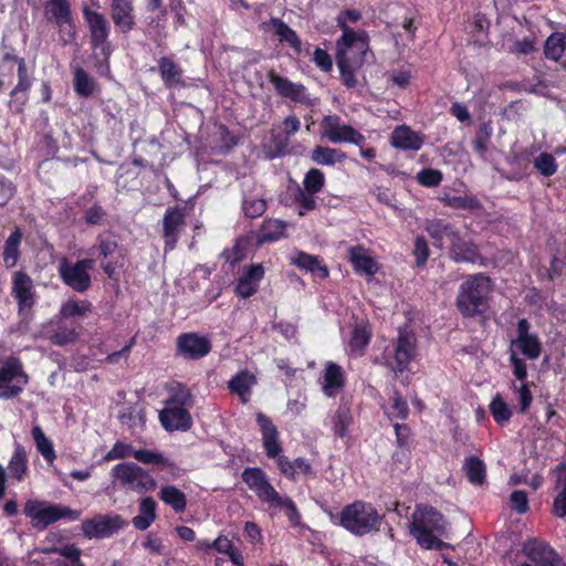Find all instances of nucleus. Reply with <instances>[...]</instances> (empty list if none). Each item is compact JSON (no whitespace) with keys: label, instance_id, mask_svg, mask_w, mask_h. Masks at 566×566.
<instances>
[{"label":"nucleus","instance_id":"1","mask_svg":"<svg viewBox=\"0 0 566 566\" xmlns=\"http://www.w3.org/2000/svg\"><path fill=\"white\" fill-rule=\"evenodd\" d=\"M450 524L436 507L424 504L416 506L409 532L417 543L426 549H438L451 547L450 544L440 539L449 534Z\"/></svg>","mask_w":566,"mask_h":566},{"label":"nucleus","instance_id":"22","mask_svg":"<svg viewBox=\"0 0 566 566\" xmlns=\"http://www.w3.org/2000/svg\"><path fill=\"white\" fill-rule=\"evenodd\" d=\"M256 422L262 433L263 447L269 458H276L282 451L279 443V431L272 420L263 412L256 413Z\"/></svg>","mask_w":566,"mask_h":566},{"label":"nucleus","instance_id":"10","mask_svg":"<svg viewBox=\"0 0 566 566\" xmlns=\"http://www.w3.org/2000/svg\"><path fill=\"white\" fill-rule=\"evenodd\" d=\"M322 136L333 144L350 143L360 146L365 142L361 135L353 126L342 123L337 115H326L322 119Z\"/></svg>","mask_w":566,"mask_h":566},{"label":"nucleus","instance_id":"20","mask_svg":"<svg viewBox=\"0 0 566 566\" xmlns=\"http://www.w3.org/2000/svg\"><path fill=\"white\" fill-rule=\"evenodd\" d=\"M524 553L539 566H565L560 557L546 543L530 539L524 544Z\"/></svg>","mask_w":566,"mask_h":566},{"label":"nucleus","instance_id":"56","mask_svg":"<svg viewBox=\"0 0 566 566\" xmlns=\"http://www.w3.org/2000/svg\"><path fill=\"white\" fill-rule=\"evenodd\" d=\"M336 60L344 85H346L348 88L355 87L357 81L354 74V69L360 65L354 64L353 62H348V60H346L345 57H339Z\"/></svg>","mask_w":566,"mask_h":566},{"label":"nucleus","instance_id":"31","mask_svg":"<svg viewBox=\"0 0 566 566\" xmlns=\"http://www.w3.org/2000/svg\"><path fill=\"white\" fill-rule=\"evenodd\" d=\"M156 507L157 504L153 497L142 499L139 502V513L132 521L134 527L139 531L147 530L156 520Z\"/></svg>","mask_w":566,"mask_h":566},{"label":"nucleus","instance_id":"13","mask_svg":"<svg viewBox=\"0 0 566 566\" xmlns=\"http://www.w3.org/2000/svg\"><path fill=\"white\" fill-rule=\"evenodd\" d=\"M242 480L259 500L269 506L277 500L279 492L271 485L266 474L260 468H247L242 472Z\"/></svg>","mask_w":566,"mask_h":566},{"label":"nucleus","instance_id":"30","mask_svg":"<svg viewBox=\"0 0 566 566\" xmlns=\"http://www.w3.org/2000/svg\"><path fill=\"white\" fill-rule=\"evenodd\" d=\"M269 24L281 42H286L296 53H301L302 42L293 29L280 18H271Z\"/></svg>","mask_w":566,"mask_h":566},{"label":"nucleus","instance_id":"39","mask_svg":"<svg viewBox=\"0 0 566 566\" xmlns=\"http://www.w3.org/2000/svg\"><path fill=\"white\" fill-rule=\"evenodd\" d=\"M292 262L301 269L316 273L319 277L324 279L328 276L327 268L323 265L319 259L315 255L298 252L296 256L293 258Z\"/></svg>","mask_w":566,"mask_h":566},{"label":"nucleus","instance_id":"24","mask_svg":"<svg viewBox=\"0 0 566 566\" xmlns=\"http://www.w3.org/2000/svg\"><path fill=\"white\" fill-rule=\"evenodd\" d=\"M111 13L114 24L124 33L135 27V14L132 0H112Z\"/></svg>","mask_w":566,"mask_h":566},{"label":"nucleus","instance_id":"3","mask_svg":"<svg viewBox=\"0 0 566 566\" xmlns=\"http://www.w3.org/2000/svg\"><path fill=\"white\" fill-rule=\"evenodd\" d=\"M380 522L381 516L377 510L363 501L346 505L339 515V524L357 536L378 531Z\"/></svg>","mask_w":566,"mask_h":566},{"label":"nucleus","instance_id":"21","mask_svg":"<svg viewBox=\"0 0 566 566\" xmlns=\"http://www.w3.org/2000/svg\"><path fill=\"white\" fill-rule=\"evenodd\" d=\"M159 420L167 431H188L192 426V418L187 408L166 406L159 412Z\"/></svg>","mask_w":566,"mask_h":566},{"label":"nucleus","instance_id":"29","mask_svg":"<svg viewBox=\"0 0 566 566\" xmlns=\"http://www.w3.org/2000/svg\"><path fill=\"white\" fill-rule=\"evenodd\" d=\"M426 230L439 247L442 245L443 239H447L450 243L460 233L453 224L441 219L427 221Z\"/></svg>","mask_w":566,"mask_h":566},{"label":"nucleus","instance_id":"52","mask_svg":"<svg viewBox=\"0 0 566 566\" xmlns=\"http://www.w3.org/2000/svg\"><path fill=\"white\" fill-rule=\"evenodd\" d=\"M190 403L191 394L186 387L181 385H178L176 388H174L171 395L166 399L167 407L186 408L187 406H190Z\"/></svg>","mask_w":566,"mask_h":566},{"label":"nucleus","instance_id":"61","mask_svg":"<svg viewBox=\"0 0 566 566\" xmlns=\"http://www.w3.org/2000/svg\"><path fill=\"white\" fill-rule=\"evenodd\" d=\"M266 210V202L263 199H245L243 201V211L248 218L262 216Z\"/></svg>","mask_w":566,"mask_h":566},{"label":"nucleus","instance_id":"15","mask_svg":"<svg viewBox=\"0 0 566 566\" xmlns=\"http://www.w3.org/2000/svg\"><path fill=\"white\" fill-rule=\"evenodd\" d=\"M83 13L88 24L93 48L99 49L104 56H108L111 53L109 44L107 42L109 24L106 18L102 13L92 11L87 8L84 9Z\"/></svg>","mask_w":566,"mask_h":566},{"label":"nucleus","instance_id":"62","mask_svg":"<svg viewBox=\"0 0 566 566\" xmlns=\"http://www.w3.org/2000/svg\"><path fill=\"white\" fill-rule=\"evenodd\" d=\"M413 255L417 266H423L429 258V247L423 237H417L415 240Z\"/></svg>","mask_w":566,"mask_h":566},{"label":"nucleus","instance_id":"14","mask_svg":"<svg viewBox=\"0 0 566 566\" xmlns=\"http://www.w3.org/2000/svg\"><path fill=\"white\" fill-rule=\"evenodd\" d=\"M186 226L185 209L180 207L168 208L163 217V238L165 251L176 248L179 235Z\"/></svg>","mask_w":566,"mask_h":566},{"label":"nucleus","instance_id":"11","mask_svg":"<svg viewBox=\"0 0 566 566\" xmlns=\"http://www.w3.org/2000/svg\"><path fill=\"white\" fill-rule=\"evenodd\" d=\"M510 353L522 354L531 360L541 356L542 343L537 334L531 332V324L526 318H521L516 325V337L510 343Z\"/></svg>","mask_w":566,"mask_h":566},{"label":"nucleus","instance_id":"25","mask_svg":"<svg viewBox=\"0 0 566 566\" xmlns=\"http://www.w3.org/2000/svg\"><path fill=\"white\" fill-rule=\"evenodd\" d=\"M348 259L356 273L373 276L378 271V264L363 245H355L348 249Z\"/></svg>","mask_w":566,"mask_h":566},{"label":"nucleus","instance_id":"37","mask_svg":"<svg viewBox=\"0 0 566 566\" xmlns=\"http://www.w3.org/2000/svg\"><path fill=\"white\" fill-rule=\"evenodd\" d=\"M311 158L318 165L333 166L336 163H342L346 156L339 149L325 146H316L312 150Z\"/></svg>","mask_w":566,"mask_h":566},{"label":"nucleus","instance_id":"8","mask_svg":"<svg viewBox=\"0 0 566 566\" xmlns=\"http://www.w3.org/2000/svg\"><path fill=\"white\" fill-rule=\"evenodd\" d=\"M94 266V260L83 259L75 263L70 262L66 258H62L59 262V275L62 282L78 293L86 292L91 285L90 271Z\"/></svg>","mask_w":566,"mask_h":566},{"label":"nucleus","instance_id":"43","mask_svg":"<svg viewBox=\"0 0 566 566\" xmlns=\"http://www.w3.org/2000/svg\"><path fill=\"white\" fill-rule=\"evenodd\" d=\"M489 409L493 419L500 426H503L506 422H509L513 415L512 408L504 401L503 397L500 394H496L493 397L489 406Z\"/></svg>","mask_w":566,"mask_h":566},{"label":"nucleus","instance_id":"50","mask_svg":"<svg viewBox=\"0 0 566 566\" xmlns=\"http://www.w3.org/2000/svg\"><path fill=\"white\" fill-rule=\"evenodd\" d=\"M443 201L446 206L453 209L476 210L481 207L480 201L470 196H447Z\"/></svg>","mask_w":566,"mask_h":566},{"label":"nucleus","instance_id":"23","mask_svg":"<svg viewBox=\"0 0 566 566\" xmlns=\"http://www.w3.org/2000/svg\"><path fill=\"white\" fill-rule=\"evenodd\" d=\"M12 63H15L18 65V84L11 91L10 95L17 96L19 93L28 92L31 87L32 82L28 75L25 60L22 57H18L13 54L6 53L0 62V70L6 69L9 72H11L13 69ZM2 86L3 82L0 80V90L2 88Z\"/></svg>","mask_w":566,"mask_h":566},{"label":"nucleus","instance_id":"12","mask_svg":"<svg viewBox=\"0 0 566 566\" xmlns=\"http://www.w3.org/2000/svg\"><path fill=\"white\" fill-rule=\"evenodd\" d=\"M11 294L17 301L19 313L30 311L36 302V292L33 280L24 271H17L12 275Z\"/></svg>","mask_w":566,"mask_h":566},{"label":"nucleus","instance_id":"2","mask_svg":"<svg viewBox=\"0 0 566 566\" xmlns=\"http://www.w3.org/2000/svg\"><path fill=\"white\" fill-rule=\"evenodd\" d=\"M491 281L483 273L468 276L460 285L457 306L464 316H474L484 311L491 292Z\"/></svg>","mask_w":566,"mask_h":566},{"label":"nucleus","instance_id":"41","mask_svg":"<svg viewBox=\"0 0 566 566\" xmlns=\"http://www.w3.org/2000/svg\"><path fill=\"white\" fill-rule=\"evenodd\" d=\"M22 240V232L19 228L9 235L3 248V261L8 268L15 266L20 256L19 247Z\"/></svg>","mask_w":566,"mask_h":566},{"label":"nucleus","instance_id":"16","mask_svg":"<svg viewBox=\"0 0 566 566\" xmlns=\"http://www.w3.org/2000/svg\"><path fill=\"white\" fill-rule=\"evenodd\" d=\"M177 354L187 359H199L211 350V343L206 336L196 333H184L176 339Z\"/></svg>","mask_w":566,"mask_h":566},{"label":"nucleus","instance_id":"44","mask_svg":"<svg viewBox=\"0 0 566 566\" xmlns=\"http://www.w3.org/2000/svg\"><path fill=\"white\" fill-rule=\"evenodd\" d=\"M32 437L35 442L38 451L42 454L46 462L53 463L56 458L53 443L46 438L43 430L35 426L32 429Z\"/></svg>","mask_w":566,"mask_h":566},{"label":"nucleus","instance_id":"54","mask_svg":"<svg viewBox=\"0 0 566 566\" xmlns=\"http://www.w3.org/2000/svg\"><path fill=\"white\" fill-rule=\"evenodd\" d=\"M118 419L128 428H136L138 426H144L145 423V415L142 410H138L135 407L123 409L118 415Z\"/></svg>","mask_w":566,"mask_h":566},{"label":"nucleus","instance_id":"5","mask_svg":"<svg viewBox=\"0 0 566 566\" xmlns=\"http://www.w3.org/2000/svg\"><path fill=\"white\" fill-rule=\"evenodd\" d=\"M337 27L343 34L336 42V59L345 57L348 62L361 65L369 50V36L364 30L349 28L343 19H337Z\"/></svg>","mask_w":566,"mask_h":566},{"label":"nucleus","instance_id":"58","mask_svg":"<svg viewBox=\"0 0 566 566\" xmlns=\"http://www.w3.org/2000/svg\"><path fill=\"white\" fill-rule=\"evenodd\" d=\"M135 449L132 444L124 443L122 441H117L114 443L112 449L104 455V461H113V460H119L125 459L128 457L134 458Z\"/></svg>","mask_w":566,"mask_h":566},{"label":"nucleus","instance_id":"59","mask_svg":"<svg viewBox=\"0 0 566 566\" xmlns=\"http://www.w3.org/2000/svg\"><path fill=\"white\" fill-rule=\"evenodd\" d=\"M512 389L517 394V400L520 403V413H525L533 401V395L530 390L527 382H522L520 386L512 385Z\"/></svg>","mask_w":566,"mask_h":566},{"label":"nucleus","instance_id":"4","mask_svg":"<svg viewBox=\"0 0 566 566\" xmlns=\"http://www.w3.org/2000/svg\"><path fill=\"white\" fill-rule=\"evenodd\" d=\"M113 484L136 493H146L157 486L156 480L148 471L134 462H122L113 467L111 471Z\"/></svg>","mask_w":566,"mask_h":566},{"label":"nucleus","instance_id":"64","mask_svg":"<svg viewBox=\"0 0 566 566\" xmlns=\"http://www.w3.org/2000/svg\"><path fill=\"white\" fill-rule=\"evenodd\" d=\"M441 180V172L434 169H423L418 174V181L426 187H436Z\"/></svg>","mask_w":566,"mask_h":566},{"label":"nucleus","instance_id":"33","mask_svg":"<svg viewBox=\"0 0 566 566\" xmlns=\"http://www.w3.org/2000/svg\"><path fill=\"white\" fill-rule=\"evenodd\" d=\"M344 386V375L340 366L328 363L324 373L323 391L326 396L333 397Z\"/></svg>","mask_w":566,"mask_h":566},{"label":"nucleus","instance_id":"42","mask_svg":"<svg viewBox=\"0 0 566 566\" xmlns=\"http://www.w3.org/2000/svg\"><path fill=\"white\" fill-rule=\"evenodd\" d=\"M160 76L166 86H175L180 82L181 71L169 57H161L158 61Z\"/></svg>","mask_w":566,"mask_h":566},{"label":"nucleus","instance_id":"55","mask_svg":"<svg viewBox=\"0 0 566 566\" xmlns=\"http://www.w3.org/2000/svg\"><path fill=\"white\" fill-rule=\"evenodd\" d=\"M295 202L297 203L298 216H305L316 208L315 193L298 188L295 195Z\"/></svg>","mask_w":566,"mask_h":566},{"label":"nucleus","instance_id":"38","mask_svg":"<svg viewBox=\"0 0 566 566\" xmlns=\"http://www.w3.org/2000/svg\"><path fill=\"white\" fill-rule=\"evenodd\" d=\"M159 499L171 506L175 512H184L187 506V499L184 492L174 485L163 486L158 493Z\"/></svg>","mask_w":566,"mask_h":566},{"label":"nucleus","instance_id":"46","mask_svg":"<svg viewBox=\"0 0 566 566\" xmlns=\"http://www.w3.org/2000/svg\"><path fill=\"white\" fill-rule=\"evenodd\" d=\"M352 420L349 407L346 403L340 405L333 417L334 433L339 438H344L347 434Z\"/></svg>","mask_w":566,"mask_h":566},{"label":"nucleus","instance_id":"49","mask_svg":"<svg viewBox=\"0 0 566 566\" xmlns=\"http://www.w3.org/2000/svg\"><path fill=\"white\" fill-rule=\"evenodd\" d=\"M74 90L78 95L84 97L90 96L94 90L92 78L81 67H77L74 72Z\"/></svg>","mask_w":566,"mask_h":566},{"label":"nucleus","instance_id":"63","mask_svg":"<svg viewBox=\"0 0 566 566\" xmlns=\"http://www.w3.org/2000/svg\"><path fill=\"white\" fill-rule=\"evenodd\" d=\"M510 363L513 367V374L517 380L525 382L527 377V366L524 359L520 358L516 353H510Z\"/></svg>","mask_w":566,"mask_h":566},{"label":"nucleus","instance_id":"7","mask_svg":"<svg viewBox=\"0 0 566 566\" xmlns=\"http://www.w3.org/2000/svg\"><path fill=\"white\" fill-rule=\"evenodd\" d=\"M29 381L23 365L18 357H8L0 366V399L19 396Z\"/></svg>","mask_w":566,"mask_h":566},{"label":"nucleus","instance_id":"17","mask_svg":"<svg viewBox=\"0 0 566 566\" xmlns=\"http://www.w3.org/2000/svg\"><path fill=\"white\" fill-rule=\"evenodd\" d=\"M124 521L119 515H98L82 523L83 534L88 538L107 537L120 530Z\"/></svg>","mask_w":566,"mask_h":566},{"label":"nucleus","instance_id":"45","mask_svg":"<svg viewBox=\"0 0 566 566\" xmlns=\"http://www.w3.org/2000/svg\"><path fill=\"white\" fill-rule=\"evenodd\" d=\"M566 50V36L563 33L551 34L545 43L544 53L547 59L558 61Z\"/></svg>","mask_w":566,"mask_h":566},{"label":"nucleus","instance_id":"9","mask_svg":"<svg viewBox=\"0 0 566 566\" xmlns=\"http://www.w3.org/2000/svg\"><path fill=\"white\" fill-rule=\"evenodd\" d=\"M416 356V337L415 334L407 329L400 328L398 337L392 348L386 349L387 365L395 371H403L408 368L410 361Z\"/></svg>","mask_w":566,"mask_h":566},{"label":"nucleus","instance_id":"18","mask_svg":"<svg viewBox=\"0 0 566 566\" xmlns=\"http://www.w3.org/2000/svg\"><path fill=\"white\" fill-rule=\"evenodd\" d=\"M449 258L457 263H482V255L472 239L459 233L449 243Z\"/></svg>","mask_w":566,"mask_h":566},{"label":"nucleus","instance_id":"53","mask_svg":"<svg viewBox=\"0 0 566 566\" xmlns=\"http://www.w3.org/2000/svg\"><path fill=\"white\" fill-rule=\"evenodd\" d=\"M325 184V176L324 174L317 169L312 168L307 171V174L304 177L303 185L304 189L306 191L317 193L322 190Z\"/></svg>","mask_w":566,"mask_h":566},{"label":"nucleus","instance_id":"60","mask_svg":"<svg viewBox=\"0 0 566 566\" xmlns=\"http://www.w3.org/2000/svg\"><path fill=\"white\" fill-rule=\"evenodd\" d=\"M370 334L365 327H356L353 331L349 346L352 352H361L366 345L369 343Z\"/></svg>","mask_w":566,"mask_h":566},{"label":"nucleus","instance_id":"28","mask_svg":"<svg viewBox=\"0 0 566 566\" xmlns=\"http://www.w3.org/2000/svg\"><path fill=\"white\" fill-rule=\"evenodd\" d=\"M391 145L402 150H418L423 144V138L408 126H398L391 134Z\"/></svg>","mask_w":566,"mask_h":566},{"label":"nucleus","instance_id":"40","mask_svg":"<svg viewBox=\"0 0 566 566\" xmlns=\"http://www.w3.org/2000/svg\"><path fill=\"white\" fill-rule=\"evenodd\" d=\"M8 469L13 479L21 482L28 473L27 453L20 444L15 447L13 454L9 461Z\"/></svg>","mask_w":566,"mask_h":566},{"label":"nucleus","instance_id":"34","mask_svg":"<svg viewBox=\"0 0 566 566\" xmlns=\"http://www.w3.org/2000/svg\"><path fill=\"white\" fill-rule=\"evenodd\" d=\"M134 459L143 464H159L166 468L172 475H176L178 472V467L167 459L163 453L148 450V449H139L135 450Z\"/></svg>","mask_w":566,"mask_h":566},{"label":"nucleus","instance_id":"36","mask_svg":"<svg viewBox=\"0 0 566 566\" xmlns=\"http://www.w3.org/2000/svg\"><path fill=\"white\" fill-rule=\"evenodd\" d=\"M463 470L470 483L481 485L484 483L486 478L485 463L475 455L465 458L463 463Z\"/></svg>","mask_w":566,"mask_h":566},{"label":"nucleus","instance_id":"47","mask_svg":"<svg viewBox=\"0 0 566 566\" xmlns=\"http://www.w3.org/2000/svg\"><path fill=\"white\" fill-rule=\"evenodd\" d=\"M92 310V304L88 301H66L60 310L64 317L85 316Z\"/></svg>","mask_w":566,"mask_h":566},{"label":"nucleus","instance_id":"35","mask_svg":"<svg viewBox=\"0 0 566 566\" xmlns=\"http://www.w3.org/2000/svg\"><path fill=\"white\" fill-rule=\"evenodd\" d=\"M286 223L279 219H265L258 233V242L277 241L285 237Z\"/></svg>","mask_w":566,"mask_h":566},{"label":"nucleus","instance_id":"32","mask_svg":"<svg viewBox=\"0 0 566 566\" xmlns=\"http://www.w3.org/2000/svg\"><path fill=\"white\" fill-rule=\"evenodd\" d=\"M45 9L49 20L55 21L59 27L71 25L72 17L69 0H49Z\"/></svg>","mask_w":566,"mask_h":566},{"label":"nucleus","instance_id":"27","mask_svg":"<svg viewBox=\"0 0 566 566\" xmlns=\"http://www.w3.org/2000/svg\"><path fill=\"white\" fill-rule=\"evenodd\" d=\"M256 385V377L249 370H241L228 382L230 391L237 395L242 403L250 401L252 388Z\"/></svg>","mask_w":566,"mask_h":566},{"label":"nucleus","instance_id":"51","mask_svg":"<svg viewBox=\"0 0 566 566\" xmlns=\"http://www.w3.org/2000/svg\"><path fill=\"white\" fill-rule=\"evenodd\" d=\"M534 167L545 177H551L557 171L556 159L548 153H541L534 159Z\"/></svg>","mask_w":566,"mask_h":566},{"label":"nucleus","instance_id":"19","mask_svg":"<svg viewBox=\"0 0 566 566\" xmlns=\"http://www.w3.org/2000/svg\"><path fill=\"white\" fill-rule=\"evenodd\" d=\"M268 77L270 83L276 90L277 94L282 97H287L302 104H311V98L304 85L293 83L289 78L279 75L274 71H270Z\"/></svg>","mask_w":566,"mask_h":566},{"label":"nucleus","instance_id":"6","mask_svg":"<svg viewBox=\"0 0 566 566\" xmlns=\"http://www.w3.org/2000/svg\"><path fill=\"white\" fill-rule=\"evenodd\" d=\"M23 512L25 516L30 517L35 523V525H41L43 527L61 518L76 521L81 516L80 511L35 500H29L24 505Z\"/></svg>","mask_w":566,"mask_h":566},{"label":"nucleus","instance_id":"48","mask_svg":"<svg viewBox=\"0 0 566 566\" xmlns=\"http://www.w3.org/2000/svg\"><path fill=\"white\" fill-rule=\"evenodd\" d=\"M270 507H272V509H284L287 518L290 520V522L293 525H297L300 523L301 514H300L296 505L294 504V502L290 497L282 496V495L279 494L277 495V500L273 501L271 503Z\"/></svg>","mask_w":566,"mask_h":566},{"label":"nucleus","instance_id":"26","mask_svg":"<svg viewBox=\"0 0 566 566\" xmlns=\"http://www.w3.org/2000/svg\"><path fill=\"white\" fill-rule=\"evenodd\" d=\"M263 276L264 269L261 264L249 266L239 277L235 293L243 298L252 296L258 291L259 283Z\"/></svg>","mask_w":566,"mask_h":566},{"label":"nucleus","instance_id":"57","mask_svg":"<svg viewBox=\"0 0 566 566\" xmlns=\"http://www.w3.org/2000/svg\"><path fill=\"white\" fill-rule=\"evenodd\" d=\"M77 338V333L74 328H70L66 326L59 327L55 332H53L49 339L52 344L57 346H64L66 344H71L75 342Z\"/></svg>","mask_w":566,"mask_h":566}]
</instances>
